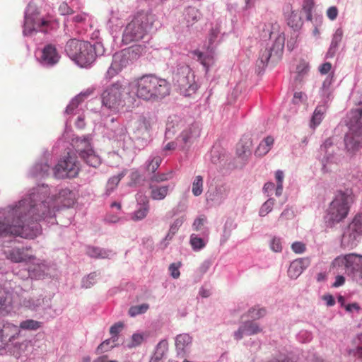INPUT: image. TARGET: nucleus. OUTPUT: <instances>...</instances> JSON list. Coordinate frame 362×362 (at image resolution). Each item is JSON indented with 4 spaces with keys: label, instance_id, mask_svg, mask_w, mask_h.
<instances>
[{
    "label": "nucleus",
    "instance_id": "12",
    "mask_svg": "<svg viewBox=\"0 0 362 362\" xmlns=\"http://www.w3.org/2000/svg\"><path fill=\"white\" fill-rule=\"evenodd\" d=\"M124 88L119 83H113L102 93L103 105L109 110H116L122 105V95Z\"/></svg>",
    "mask_w": 362,
    "mask_h": 362
},
{
    "label": "nucleus",
    "instance_id": "34",
    "mask_svg": "<svg viewBox=\"0 0 362 362\" xmlns=\"http://www.w3.org/2000/svg\"><path fill=\"white\" fill-rule=\"evenodd\" d=\"M162 162V158L158 153L153 152L151 154L145 163V168L147 171L154 173Z\"/></svg>",
    "mask_w": 362,
    "mask_h": 362
},
{
    "label": "nucleus",
    "instance_id": "7",
    "mask_svg": "<svg viewBox=\"0 0 362 362\" xmlns=\"http://www.w3.org/2000/svg\"><path fill=\"white\" fill-rule=\"evenodd\" d=\"M173 81L180 93L184 96H191L197 90L194 72L187 64L177 67L173 74Z\"/></svg>",
    "mask_w": 362,
    "mask_h": 362
},
{
    "label": "nucleus",
    "instance_id": "30",
    "mask_svg": "<svg viewBox=\"0 0 362 362\" xmlns=\"http://www.w3.org/2000/svg\"><path fill=\"white\" fill-rule=\"evenodd\" d=\"M39 31L47 33L51 30H56L59 28V22L55 19L41 18L37 19L36 23Z\"/></svg>",
    "mask_w": 362,
    "mask_h": 362
},
{
    "label": "nucleus",
    "instance_id": "2",
    "mask_svg": "<svg viewBox=\"0 0 362 362\" xmlns=\"http://www.w3.org/2000/svg\"><path fill=\"white\" fill-rule=\"evenodd\" d=\"M33 204L21 199L14 205L0 209V238L21 236L33 239L41 233L42 228L37 225L30 226L25 218V211H32Z\"/></svg>",
    "mask_w": 362,
    "mask_h": 362
},
{
    "label": "nucleus",
    "instance_id": "20",
    "mask_svg": "<svg viewBox=\"0 0 362 362\" xmlns=\"http://www.w3.org/2000/svg\"><path fill=\"white\" fill-rule=\"evenodd\" d=\"M310 260L307 258H299L293 260L288 269V275L291 279H297L309 266Z\"/></svg>",
    "mask_w": 362,
    "mask_h": 362
},
{
    "label": "nucleus",
    "instance_id": "25",
    "mask_svg": "<svg viewBox=\"0 0 362 362\" xmlns=\"http://www.w3.org/2000/svg\"><path fill=\"white\" fill-rule=\"evenodd\" d=\"M23 305L31 310H37L40 308L49 307V300L45 299L42 296L37 297L33 296L29 298H25L23 300Z\"/></svg>",
    "mask_w": 362,
    "mask_h": 362
},
{
    "label": "nucleus",
    "instance_id": "48",
    "mask_svg": "<svg viewBox=\"0 0 362 362\" xmlns=\"http://www.w3.org/2000/svg\"><path fill=\"white\" fill-rule=\"evenodd\" d=\"M98 276V274L97 272H92L89 274L82 279L81 286L85 288H90L96 283Z\"/></svg>",
    "mask_w": 362,
    "mask_h": 362
},
{
    "label": "nucleus",
    "instance_id": "64",
    "mask_svg": "<svg viewBox=\"0 0 362 362\" xmlns=\"http://www.w3.org/2000/svg\"><path fill=\"white\" fill-rule=\"evenodd\" d=\"M175 234V233H173L171 232V230H169L165 237L162 240V241L160 243V247L162 249H165Z\"/></svg>",
    "mask_w": 362,
    "mask_h": 362
},
{
    "label": "nucleus",
    "instance_id": "19",
    "mask_svg": "<svg viewBox=\"0 0 362 362\" xmlns=\"http://www.w3.org/2000/svg\"><path fill=\"white\" fill-rule=\"evenodd\" d=\"M174 186L172 185H159L157 184H149L150 195L153 200H163L173 190Z\"/></svg>",
    "mask_w": 362,
    "mask_h": 362
},
{
    "label": "nucleus",
    "instance_id": "5",
    "mask_svg": "<svg viewBox=\"0 0 362 362\" xmlns=\"http://www.w3.org/2000/svg\"><path fill=\"white\" fill-rule=\"evenodd\" d=\"M99 48H102L100 43L93 45L87 41L74 38L66 42L65 52L72 60L83 67L90 65L95 61Z\"/></svg>",
    "mask_w": 362,
    "mask_h": 362
},
{
    "label": "nucleus",
    "instance_id": "9",
    "mask_svg": "<svg viewBox=\"0 0 362 362\" xmlns=\"http://www.w3.org/2000/svg\"><path fill=\"white\" fill-rule=\"evenodd\" d=\"M349 131L344 136L348 151H358L362 146V115H354L347 123Z\"/></svg>",
    "mask_w": 362,
    "mask_h": 362
},
{
    "label": "nucleus",
    "instance_id": "40",
    "mask_svg": "<svg viewBox=\"0 0 362 362\" xmlns=\"http://www.w3.org/2000/svg\"><path fill=\"white\" fill-rule=\"evenodd\" d=\"M236 228V224L232 221H227L223 226V233L220 239L221 245L225 244L230 238L232 231Z\"/></svg>",
    "mask_w": 362,
    "mask_h": 362
},
{
    "label": "nucleus",
    "instance_id": "47",
    "mask_svg": "<svg viewBox=\"0 0 362 362\" xmlns=\"http://www.w3.org/2000/svg\"><path fill=\"white\" fill-rule=\"evenodd\" d=\"M272 57H275L269 46L262 49L259 52V61L264 66L267 64Z\"/></svg>",
    "mask_w": 362,
    "mask_h": 362
},
{
    "label": "nucleus",
    "instance_id": "10",
    "mask_svg": "<svg viewBox=\"0 0 362 362\" xmlns=\"http://www.w3.org/2000/svg\"><path fill=\"white\" fill-rule=\"evenodd\" d=\"M80 170V163L75 156L68 153L61 158L53 168V175L57 179L75 177Z\"/></svg>",
    "mask_w": 362,
    "mask_h": 362
},
{
    "label": "nucleus",
    "instance_id": "51",
    "mask_svg": "<svg viewBox=\"0 0 362 362\" xmlns=\"http://www.w3.org/2000/svg\"><path fill=\"white\" fill-rule=\"evenodd\" d=\"M41 274L42 273H37L35 269L30 270V267L28 269H24L16 273V274L22 279H33V276H40L42 275Z\"/></svg>",
    "mask_w": 362,
    "mask_h": 362
},
{
    "label": "nucleus",
    "instance_id": "1",
    "mask_svg": "<svg viewBox=\"0 0 362 362\" xmlns=\"http://www.w3.org/2000/svg\"><path fill=\"white\" fill-rule=\"evenodd\" d=\"M22 199H26V202L33 204L32 211H25V215L28 223L30 226L37 224L42 220L49 223H55V212L60 207H69L75 200V194L70 189L65 188L59 191L58 196L50 197V189L47 185H42L33 188Z\"/></svg>",
    "mask_w": 362,
    "mask_h": 362
},
{
    "label": "nucleus",
    "instance_id": "17",
    "mask_svg": "<svg viewBox=\"0 0 362 362\" xmlns=\"http://www.w3.org/2000/svg\"><path fill=\"white\" fill-rule=\"evenodd\" d=\"M262 331L259 325L254 321H246L243 322L233 334L235 340H240L245 335L250 336L257 334Z\"/></svg>",
    "mask_w": 362,
    "mask_h": 362
},
{
    "label": "nucleus",
    "instance_id": "4",
    "mask_svg": "<svg viewBox=\"0 0 362 362\" xmlns=\"http://www.w3.org/2000/svg\"><path fill=\"white\" fill-rule=\"evenodd\" d=\"M154 22L153 15L147 12H138L127 25L122 36L124 44L139 42L145 39L152 29Z\"/></svg>",
    "mask_w": 362,
    "mask_h": 362
},
{
    "label": "nucleus",
    "instance_id": "6",
    "mask_svg": "<svg viewBox=\"0 0 362 362\" xmlns=\"http://www.w3.org/2000/svg\"><path fill=\"white\" fill-rule=\"evenodd\" d=\"M351 201V192L337 191L329 203L325 216L327 226L332 227L346 218Z\"/></svg>",
    "mask_w": 362,
    "mask_h": 362
},
{
    "label": "nucleus",
    "instance_id": "44",
    "mask_svg": "<svg viewBox=\"0 0 362 362\" xmlns=\"http://www.w3.org/2000/svg\"><path fill=\"white\" fill-rule=\"evenodd\" d=\"M127 170H123L117 175L110 177L107 183V192L110 194L112 191L117 187L121 179L126 175Z\"/></svg>",
    "mask_w": 362,
    "mask_h": 362
},
{
    "label": "nucleus",
    "instance_id": "24",
    "mask_svg": "<svg viewBox=\"0 0 362 362\" xmlns=\"http://www.w3.org/2000/svg\"><path fill=\"white\" fill-rule=\"evenodd\" d=\"M59 59V55L54 45L49 44L44 47L42 50V60L45 64L54 65L58 62Z\"/></svg>",
    "mask_w": 362,
    "mask_h": 362
},
{
    "label": "nucleus",
    "instance_id": "26",
    "mask_svg": "<svg viewBox=\"0 0 362 362\" xmlns=\"http://www.w3.org/2000/svg\"><path fill=\"white\" fill-rule=\"evenodd\" d=\"M200 127L198 124H192L188 129L184 130L180 138L187 145L193 142L200 135Z\"/></svg>",
    "mask_w": 362,
    "mask_h": 362
},
{
    "label": "nucleus",
    "instance_id": "46",
    "mask_svg": "<svg viewBox=\"0 0 362 362\" xmlns=\"http://www.w3.org/2000/svg\"><path fill=\"white\" fill-rule=\"evenodd\" d=\"M125 51L129 52V57L137 58L146 52V46L145 44L135 45L125 49Z\"/></svg>",
    "mask_w": 362,
    "mask_h": 362
},
{
    "label": "nucleus",
    "instance_id": "50",
    "mask_svg": "<svg viewBox=\"0 0 362 362\" xmlns=\"http://www.w3.org/2000/svg\"><path fill=\"white\" fill-rule=\"evenodd\" d=\"M275 200L272 198L267 199L261 206L259 211V215L260 216H265L270 211H272L274 205Z\"/></svg>",
    "mask_w": 362,
    "mask_h": 362
},
{
    "label": "nucleus",
    "instance_id": "14",
    "mask_svg": "<svg viewBox=\"0 0 362 362\" xmlns=\"http://www.w3.org/2000/svg\"><path fill=\"white\" fill-rule=\"evenodd\" d=\"M360 264H362V256L351 253L338 256L333 260L332 266L339 272L352 271L358 269Z\"/></svg>",
    "mask_w": 362,
    "mask_h": 362
},
{
    "label": "nucleus",
    "instance_id": "56",
    "mask_svg": "<svg viewBox=\"0 0 362 362\" xmlns=\"http://www.w3.org/2000/svg\"><path fill=\"white\" fill-rule=\"evenodd\" d=\"M270 248L275 252H280L282 250V241L279 237H273L269 243Z\"/></svg>",
    "mask_w": 362,
    "mask_h": 362
},
{
    "label": "nucleus",
    "instance_id": "63",
    "mask_svg": "<svg viewBox=\"0 0 362 362\" xmlns=\"http://www.w3.org/2000/svg\"><path fill=\"white\" fill-rule=\"evenodd\" d=\"M211 266V262L210 260H205L204 261L199 268L197 269V272L201 274V276H202L204 274H206L209 268Z\"/></svg>",
    "mask_w": 362,
    "mask_h": 362
},
{
    "label": "nucleus",
    "instance_id": "33",
    "mask_svg": "<svg viewBox=\"0 0 362 362\" xmlns=\"http://www.w3.org/2000/svg\"><path fill=\"white\" fill-rule=\"evenodd\" d=\"M86 254L93 258H110L113 255L111 250H107L103 248L88 246L86 249Z\"/></svg>",
    "mask_w": 362,
    "mask_h": 362
},
{
    "label": "nucleus",
    "instance_id": "21",
    "mask_svg": "<svg viewBox=\"0 0 362 362\" xmlns=\"http://www.w3.org/2000/svg\"><path fill=\"white\" fill-rule=\"evenodd\" d=\"M21 328L11 322H6L3 324L2 342H13L20 336Z\"/></svg>",
    "mask_w": 362,
    "mask_h": 362
},
{
    "label": "nucleus",
    "instance_id": "45",
    "mask_svg": "<svg viewBox=\"0 0 362 362\" xmlns=\"http://www.w3.org/2000/svg\"><path fill=\"white\" fill-rule=\"evenodd\" d=\"M42 325V322L32 319L22 321L20 323V328L25 330H37Z\"/></svg>",
    "mask_w": 362,
    "mask_h": 362
},
{
    "label": "nucleus",
    "instance_id": "55",
    "mask_svg": "<svg viewBox=\"0 0 362 362\" xmlns=\"http://www.w3.org/2000/svg\"><path fill=\"white\" fill-rule=\"evenodd\" d=\"M186 218L185 216H181L180 217L176 218L174 221L170 223L169 230L173 233H177L179 228L185 221Z\"/></svg>",
    "mask_w": 362,
    "mask_h": 362
},
{
    "label": "nucleus",
    "instance_id": "37",
    "mask_svg": "<svg viewBox=\"0 0 362 362\" xmlns=\"http://www.w3.org/2000/svg\"><path fill=\"white\" fill-rule=\"evenodd\" d=\"M192 54L197 57L198 61H199L205 68L206 71H207L209 68L214 63V57L212 55H204L202 52L199 50L193 51Z\"/></svg>",
    "mask_w": 362,
    "mask_h": 362
},
{
    "label": "nucleus",
    "instance_id": "18",
    "mask_svg": "<svg viewBox=\"0 0 362 362\" xmlns=\"http://www.w3.org/2000/svg\"><path fill=\"white\" fill-rule=\"evenodd\" d=\"M28 248L26 247H14L6 252V256L8 259L13 262H27L33 259L32 255L27 253Z\"/></svg>",
    "mask_w": 362,
    "mask_h": 362
},
{
    "label": "nucleus",
    "instance_id": "13",
    "mask_svg": "<svg viewBox=\"0 0 362 362\" xmlns=\"http://www.w3.org/2000/svg\"><path fill=\"white\" fill-rule=\"evenodd\" d=\"M129 52L123 49L117 52L112 56V62L108 68L105 77L111 79L119 74L130 64Z\"/></svg>",
    "mask_w": 362,
    "mask_h": 362
},
{
    "label": "nucleus",
    "instance_id": "36",
    "mask_svg": "<svg viewBox=\"0 0 362 362\" xmlns=\"http://www.w3.org/2000/svg\"><path fill=\"white\" fill-rule=\"evenodd\" d=\"M284 43L285 37L282 33H281L279 34L278 36L275 38V40L273 42L272 45L269 46V47L271 48L274 53V55L276 56L277 58H279L281 56L283 52Z\"/></svg>",
    "mask_w": 362,
    "mask_h": 362
},
{
    "label": "nucleus",
    "instance_id": "41",
    "mask_svg": "<svg viewBox=\"0 0 362 362\" xmlns=\"http://www.w3.org/2000/svg\"><path fill=\"white\" fill-rule=\"evenodd\" d=\"M37 20H35L33 17H25L24 23L23 33L25 35H30L33 32L39 31L36 23Z\"/></svg>",
    "mask_w": 362,
    "mask_h": 362
},
{
    "label": "nucleus",
    "instance_id": "58",
    "mask_svg": "<svg viewBox=\"0 0 362 362\" xmlns=\"http://www.w3.org/2000/svg\"><path fill=\"white\" fill-rule=\"evenodd\" d=\"M323 115H313L310 120L309 126L311 129L313 130L315 129V128L320 124L323 119Z\"/></svg>",
    "mask_w": 362,
    "mask_h": 362
},
{
    "label": "nucleus",
    "instance_id": "29",
    "mask_svg": "<svg viewBox=\"0 0 362 362\" xmlns=\"http://www.w3.org/2000/svg\"><path fill=\"white\" fill-rule=\"evenodd\" d=\"M274 143V139L272 136L265 137L257 147L255 154L256 156L262 157L267 154L272 149Z\"/></svg>",
    "mask_w": 362,
    "mask_h": 362
},
{
    "label": "nucleus",
    "instance_id": "31",
    "mask_svg": "<svg viewBox=\"0 0 362 362\" xmlns=\"http://www.w3.org/2000/svg\"><path fill=\"white\" fill-rule=\"evenodd\" d=\"M206 222L207 219L204 216L196 218L192 226V230L201 235H209V228L205 226Z\"/></svg>",
    "mask_w": 362,
    "mask_h": 362
},
{
    "label": "nucleus",
    "instance_id": "16",
    "mask_svg": "<svg viewBox=\"0 0 362 362\" xmlns=\"http://www.w3.org/2000/svg\"><path fill=\"white\" fill-rule=\"evenodd\" d=\"M136 209L129 214L130 219L134 221H139L145 218L149 211L148 201L146 197L136 194Z\"/></svg>",
    "mask_w": 362,
    "mask_h": 362
},
{
    "label": "nucleus",
    "instance_id": "35",
    "mask_svg": "<svg viewBox=\"0 0 362 362\" xmlns=\"http://www.w3.org/2000/svg\"><path fill=\"white\" fill-rule=\"evenodd\" d=\"M33 259L34 260V262H33L32 265L30 266V270L35 269V271L37 273H42V275H40V276H33V278L35 279L43 278L48 273V264L44 261L36 259L34 257Z\"/></svg>",
    "mask_w": 362,
    "mask_h": 362
},
{
    "label": "nucleus",
    "instance_id": "28",
    "mask_svg": "<svg viewBox=\"0 0 362 362\" xmlns=\"http://www.w3.org/2000/svg\"><path fill=\"white\" fill-rule=\"evenodd\" d=\"M13 312L11 298L4 289L0 288V313L8 315Z\"/></svg>",
    "mask_w": 362,
    "mask_h": 362
},
{
    "label": "nucleus",
    "instance_id": "62",
    "mask_svg": "<svg viewBox=\"0 0 362 362\" xmlns=\"http://www.w3.org/2000/svg\"><path fill=\"white\" fill-rule=\"evenodd\" d=\"M305 245L302 242H295L291 245L292 250L296 254H302L305 251Z\"/></svg>",
    "mask_w": 362,
    "mask_h": 362
},
{
    "label": "nucleus",
    "instance_id": "60",
    "mask_svg": "<svg viewBox=\"0 0 362 362\" xmlns=\"http://www.w3.org/2000/svg\"><path fill=\"white\" fill-rule=\"evenodd\" d=\"M81 103V100L76 95L74 98L71 100L70 103L67 105L66 112L69 113L71 112L74 111L75 110H76V108Z\"/></svg>",
    "mask_w": 362,
    "mask_h": 362
},
{
    "label": "nucleus",
    "instance_id": "59",
    "mask_svg": "<svg viewBox=\"0 0 362 362\" xmlns=\"http://www.w3.org/2000/svg\"><path fill=\"white\" fill-rule=\"evenodd\" d=\"M124 327L123 323L122 322H117L114 324L112 326H111L110 329V334L112 335V338L115 339H117V334L122 331V328Z\"/></svg>",
    "mask_w": 362,
    "mask_h": 362
},
{
    "label": "nucleus",
    "instance_id": "43",
    "mask_svg": "<svg viewBox=\"0 0 362 362\" xmlns=\"http://www.w3.org/2000/svg\"><path fill=\"white\" fill-rule=\"evenodd\" d=\"M200 18V13L194 7H189L186 10L185 19L189 25H192Z\"/></svg>",
    "mask_w": 362,
    "mask_h": 362
},
{
    "label": "nucleus",
    "instance_id": "38",
    "mask_svg": "<svg viewBox=\"0 0 362 362\" xmlns=\"http://www.w3.org/2000/svg\"><path fill=\"white\" fill-rule=\"evenodd\" d=\"M242 146V150L238 148V154L243 158L248 157L251 153L252 140L249 136H244L240 144Z\"/></svg>",
    "mask_w": 362,
    "mask_h": 362
},
{
    "label": "nucleus",
    "instance_id": "49",
    "mask_svg": "<svg viewBox=\"0 0 362 362\" xmlns=\"http://www.w3.org/2000/svg\"><path fill=\"white\" fill-rule=\"evenodd\" d=\"M149 308V305L146 303L141 305L132 306L129 310V315L131 317H135L136 315L145 313Z\"/></svg>",
    "mask_w": 362,
    "mask_h": 362
},
{
    "label": "nucleus",
    "instance_id": "27",
    "mask_svg": "<svg viewBox=\"0 0 362 362\" xmlns=\"http://www.w3.org/2000/svg\"><path fill=\"white\" fill-rule=\"evenodd\" d=\"M209 242V235H201L198 233H192L189 237V244L192 249L195 251H200L204 249Z\"/></svg>",
    "mask_w": 362,
    "mask_h": 362
},
{
    "label": "nucleus",
    "instance_id": "11",
    "mask_svg": "<svg viewBox=\"0 0 362 362\" xmlns=\"http://www.w3.org/2000/svg\"><path fill=\"white\" fill-rule=\"evenodd\" d=\"M361 235H362V211L355 216L352 222L344 230L341 238V244L346 247H355L358 238Z\"/></svg>",
    "mask_w": 362,
    "mask_h": 362
},
{
    "label": "nucleus",
    "instance_id": "23",
    "mask_svg": "<svg viewBox=\"0 0 362 362\" xmlns=\"http://www.w3.org/2000/svg\"><path fill=\"white\" fill-rule=\"evenodd\" d=\"M192 341V338L189 334L186 333L178 334L175 338V347L177 355L184 356Z\"/></svg>",
    "mask_w": 362,
    "mask_h": 362
},
{
    "label": "nucleus",
    "instance_id": "39",
    "mask_svg": "<svg viewBox=\"0 0 362 362\" xmlns=\"http://www.w3.org/2000/svg\"><path fill=\"white\" fill-rule=\"evenodd\" d=\"M288 25L297 30L303 25L301 14L299 11H292L287 18Z\"/></svg>",
    "mask_w": 362,
    "mask_h": 362
},
{
    "label": "nucleus",
    "instance_id": "54",
    "mask_svg": "<svg viewBox=\"0 0 362 362\" xmlns=\"http://www.w3.org/2000/svg\"><path fill=\"white\" fill-rule=\"evenodd\" d=\"M153 175L150 177V183L158 184L161 182L166 181L170 179V174L166 173H153Z\"/></svg>",
    "mask_w": 362,
    "mask_h": 362
},
{
    "label": "nucleus",
    "instance_id": "3",
    "mask_svg": "<svg viewBox=\"0 0 362 362\" xmlns=\"http://www.w3.org/2000/svg\"><path fill=\"white\" fill-rule=\"evenodd\" d=\"M135 93L145 100H155L169 94L170 86L165 79L153 75H146L135 81Z\"/></svg>",
    "mask_w": 362,
    "mask_h": 362
},
{
    "label": "nucleus",
    "instance_id": "8",
    "mask_svg": "<svg viewBox=\"0 0 362 362\" xmlns=\"http://www.w3.org/2000/svg\"><path fill=\"white\" fill-rule=\"evenodd\" d=\"M91 141L90 135L77 136L72 139V146L87 165L97 168L100 165L101 160L100 157L95 154Z\"/></svg>",
    "mask_w": 362,
    "mask_h": 362
},
{
    "label": "nucleus",
    "instance_id": "61",
    "mask_svg": "<svg viewBox=\"0 0 362 362\" xmlns=\"http://www.w3.org/2000/svg\"><path fill=\"white\" fill-rule=\"evenodd\" d=\"M307 100V95L303 92H296L293 95V103L296 105L303 103Z\"/></svg>",
    "mask_w": 362,
    "mask_h": 362
},
{
    "label": "nucleus",
    "instance_id": "53",
    "mask_svg": "<svg viewBox=\"0 0 362 362\" xmlns=\"http://www.w3.org/2000/svg\"><path fill=\"white\" fill-rule=\"evenodd\" d=\"M266 315V310L264 308L255 306L249 310V316L254 319L257 320Z\"/></svg>",
    "mask_w": 362,
    "mask_h": 362
},
{
    "label": "nucleus",
    "instance_id": "32",
    "mask_svg": "<svg viewBox=\"0 0 362 362\" xmlns=\"http://www.w3.org/2000/svg\"><path fill=\"white\" fill-rule=\"evenodd\" d=\"M50 170V167L47 163V160L42 161L41 163H37L30 171V174L33 177H43L48 175Z\"/></svg>",
    "mask_w": 362,
    "mask_h": 362
},
{
    "label": "nucleus",
    "instance_id": "52",
    "mask_svg": "<svg viewBox=\"0 0 362 362\" xmlns=\"http://www.w3.org/2000/svg\"><path fill=\"white\" fill-rule=\"evenodd\" d=\"M146 337L147 334L145 333H134L132 336L131 342L127 345V346L129 348H132L139 346Z\"/></svg>",
    "mask_w": 362,
    "mask_h": 362
},
{
    "label": "nucleus",
    "instance_id": "15",
    "mask_svg": "<svg viewBox=\"0 0 362 362\" xmlns=\"http://www.w3.org/2000/svg\"><path fill=\"white\" fill-rule=\"evenodd\" d=\"M229 190L223 185H216L206 192V200L211 206H219L223 203L228 195Z\"/></svg>",
    "mask_w": 362,
    "mask_h": 362
},
{
    "label": "nucleus",
    "instance_id": "22",
    "mask_svg": "<svg viewBox=\"0 0 362 362\" xmlns=\"http://www.w3.org/2000/svg\"><path fill=\"white\" fill-rule=\"evenodd\" d=\"M336 147L333 145L332 140L327 139L320 146V153L323 154L322 162L324 167L326 163L334 161V154L335 153Z\"/></svg>",
    "mask_w": 362,
    "mask_h": 362
},
{
    "label": "nucleus",
    "instance_id": "57",
    "mask_svg": "<svg viewBox=\"0 0 362 362\" xmlns=\"http://www.w3.org/2000/svg\"><path fill=\"white\" fill-rule=\"evenodd\" d=\"M168 349V343L165 339L161 340L156 346L155 353L164 356Z\"/></svg>",
    "mask_w": 362,
    "mask_h": 362
},
{
    "label": "nucleus",
    "instance_id": "42",
    "mask_svg": "<svg viewBox=\"0 0 362 362\" xmlns=\"http://www.w3.org/2000/svg\"><path fill=\"white\" fill-rule=\"evenodd\" d=\"M203 177L201 175H197L192 184V192L194 196L199 197L203 192Z\"/></svg>",
    "mask_w": 362,
    "mask_h": 362
}]
</instances>
